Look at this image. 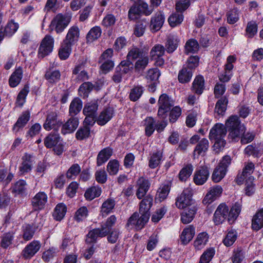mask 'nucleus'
<instances>
[{
  "instance_id": "obj_1",
  "label": "nucleus",
  "mask_w": 263,
  "mask_h": 263,
  "mask_svg": "<svg viewBox=\"0 0 263 263\" xmlns=\"http://www.w3.org/2000/svg\"><path fill=\"white\" fill-rule=\"evenodd\" d=\"M226 126L229 132L228 139L232 142L238 141L246 130V126L237 116L230 117L226 122Z\"/></svg>"
},
{
  "instance_id": "obj_2",
  "label": "nucleus",
  "mask_w": 263,
  "mask_h": 263,
  "mask_svg": "<svg viewBox=\"0 0 263 263\" xmlns=\"http://www.w3.org/2000/svg\"><path fill=\"white\" fill-rule=\"evenodd\" d=\"M117 220L115 215L108 217L105 223L101 228L94 229L90 231L87 235L86 242L87 243H94L98 237H104L108 235L111 228L114 226Z\"/></svg>"
},
{
  "instance_id": "obj_3",
  "label": "nucleus",
  "mask_w": 263,
  "mask_h": 263,
  "mask_svg": "<svg viewBox=\"0 0 263 263\" xmlns=\"http://www.w3.org/2000/svg\"><path fill=\"white\" fill-rule=\"evenodd\" d=\"M227 133L226 125L221 123H216L212 127L209 133V139L214 141L215 148L220 150L224 147L226 143L224 138Z\"/></svg>"
},
{
  "instance_id": "obj_4",
  "label": "nucleus",
  "mask_w": 263,
  "mask_h": 263,
  "mask_svg": "<svg viewBox=\"0 0 263 263\" xmlns=\"http://www.w3.org/2000/svg\"><path fill=\"white\" fill-rule=\"evenodd\" d=\"M149 218V217L146 214L135 212L128 219L125 227L129 230L140 231L145 227Z\"/></svg>"
},
{
  "instance_id": "obj_5",
  "label": "nucleus",
  "mask_w": 263,
  "mask_h": 263,
  "mask_svg": "<svg viewBox=\"0 0 263 263\" xmlns=\"http://www.w3.org/2000/svg\"><path fill=\"white\" fill-rule=\"evenodd\" d=\"M71 16L68 14H58L52 20L50 27L57 33L62 32L71 21Z\"/></svg>"
},
{
  "instance_id": "obj_6",
  "label": "nucleus",
  "mask_w": 263,
  "mask_h": 263,
  "mask_svg": "<svg viewBox=\"0 0 263 263\" xmlns=\"http://www.w3.org/2000/svg\"><path fill=\"white\" fill-rule=\"evenodd\" d=\"M231 159L229 156H225L220 161L212 175V179L214 182H219L225 176L227 172V168L230 164Z\"/></svg>"
},
{
  "instance_id": "obj_7",
  "label": "nucleus",
  "mask_w": 263,
  "mask_h": 263,
  "mask_svg": "<svg viewBox=\"0 0 263 263\" xmlns=\"http://www.w3.org/2000/svg\"><path fill=\"white\" fill-rule=\"evenodd\" d=\"M165 49L161 44H156L152 47L150 51L149 56L152 61H155L156 66L161 67L164 64L163 56L164 55Z\"/></svg>"
},
{
  "instance_id": "obj_8",
  "label": "nucleus",
  "mask_w": 263,
  "mask_h": 263,
  "mask_svg": "<svg viewBox=\"0 0 263 263\" xmlns=\"http://www.w3.org/2000/svg\"><path fill=\"white\" fill-rule=\"evenodd\" d=\"M54 46V39L50 35H46L42 40L39 49V55L42 58L48 55L52 51Z\"/></svg>"
},
{
  "instance_id": "obj_9",
  "label": "nucleus",
  "mask_w": 263,
  "mask_h": 263,
  "mask_svg": "<svg viewBox=\"0 0 263 263\" xmlns=\"http://www.w3.org/2000/svg\"><path fill=\"white\" fill-rule=\"evenodd\" d=\"M236 58L234 55H229L227 59V63L224 66V71L219 76L221 82H228L232 76V70L234 68L233 63L236 62Z\"/></svg>"
},
{
  "instance_id": "obj_10",
  "label": "nucleus",
  "mask_w": 263,
  "mask_h": 263,
  "mask_svg": "<svg viewBox=\"0 0 263 263\" xmlns=\"http://www.w3.org/2000/svg\"><path fill=\"white\" fill-rule=\"evenodd\" d=\"M48 201L47 195L44 192H39L31 199V203L34 211L43 209Z\"/></svg>"
},
{
  "instance_id": "obj_11",
  "label": "nucleus",
  "mask_w": 263,
  "mask_h": 263,
  "mask_svg": "<svg viewBox=\"0 0 263 263\" xmlns=\"http://www.w3.org/2000/svg\"><path fill=\"white\" fill-rule=\"evenodd\" d=\"M62 124V121L58 119L57 113L51 112L48 114L43 127L46 130L53 129V131H58Z\"/></svg>"
},
{
  "instance_id": "obj_12",
  "label": "nucleus",
  "mask_w": 263,
  "mask_h": 263,
  "mask_svg": "<svg viewBox=\"0 0 263 263\" xmlns=\"http://www.w3.org/2000/svg\"><path fill=\"white\" fill-rule=\"evenodd\" d=\"M192 202V194L189 189H185L179 195L176 200V205L180 209H183L190 205Z\"/></svg>"
},
{
  "instance_id": "obj_13",
  "label": "nucleus",
  "mask_w": 263,
  "mask_h": 263,
  "mask_svg": "<svg viewBox=\"0 0 263 263\" xmlns=\"http://www.w3.org/2000/svg\"><path fill=\"white\" fill-rule=\"evenodd\" d=\"M210 175L209 169L207 166H203L197 169L194 175L193 180L198 185H201L205 183Z\"/></svg>"
},
{
  "instance_id": "obj_14",
  "label": "nucleus",
  "mask_w": 263,
  "mask_h": 263,
  "mask_svg": "<svg viewBox=\"0 0 263 263\" xmlns=\"http://www.w3.org/2000/svg\"><path fill=\"white\" fill-rule=\"evenodd\" d=\"M222 188L220 185H215L211 187L203 199L204 204H209L220 197Z\"/></svg>"
},
{
  "instance_id": "obj_15",
  "label": "nucleus",
  "mask_w": 263,
  "mask_h": 263,
  "mask_svg": "<svg viewBox=\"0 0 263 263\" xmlns=\"http://www.w3.org/2000/svg\"><path fill=\"white\" fill-rule=\"evenodd\" d=\"M229 208L224 203L219 205L215 212L213 221L215 224L218 225L222 223L223 221L228 217Z\"/></svg>"
},
{
  "instance_id": "obj_16",
  "label": "nucleus",
  "mask_w": 263,
  "mask_h": 263,
  "mask_svg": "<svg viewBox=\"0 0 263 263\" xmlns=\"http://www.w3.org/2000/svg\"><path fill=\"white\" fill-rule=\"evenodd\" d=\"M73 77L77 82H82L88 79L87 72L85 70V63L84 62L78 63L72 70Z\"/></svg>"
},
{
  "instance_id": "obj_17",
  "label": "nucleus",
  "mask_w": 263,
  "mask_h": 263,
  "mask_svg": "<svg viewBox=\"0 0 263 263\" xmlns=\"http://www.w3.org/2000/svg\"><path fill=\"white\" fill-rule=\"evenodd\" d=\"M41 243L39 241L33 240L27 245L22 251V255L25 259L32 257L40 249Z\"/></svg>"
},
{
  "instance_id": "obj_18",
  "label": "nucleus",
  "mask_w": 263,
  "mask_h": 263,
  "mask_svg": "<svg viewBox=\"0 0 263 263\" xmlns=\"http://www.w3.org/2000/svg\"><path fill=\"white\" fill-rule=\"evenodd\" d=\"M79 124V119L76 117L71 116L66 123L62 124L61 133L63 135L73 132Z\"/></svg>"
},
{
  "instance_id": "obj_19",
  "label": "nucleus",
  "mask_w": 263,
  "mask_h": 263,
  "mask_svg": "<svg viewBox=\"0 0 263 263\" xmlns=\"http://www.w3.org/2000/svg\"><path fill=\"white\" fill-rule=\"evenodd\" d=\"M22 163L19 166V172L21 175H24L32 170L33 165L32 156L25 153L22 157Z\"/></svg>"
},
{
  "instance_id": "obj_20",
  "label": "nucleus",
  "mask_w": 263,
  "mask_h": 263,
  "mask_svg": "<svg viewBox=\"0 0 263 263\" xmlns=\"http://www.w3.org/2000/svg\"><path fill=\"white\" fill-rule=\"evenodd\" d=\"M79 36V28L77 26H73L69 29L65 39L63 41L73 45L78 41Z\"/></svg>"
},
{
  "instance_id": "obj_21",
  "label": "nucleus",
  "mask_w": 263,
  "mask_h": 263,
  "mask_svg": "<svg viewBox=\"0 0 263 263\" xmlns=\"http://www.w3.org/2000/svg\"><path fill=\"white\" fill-rule=\"evenodd\" d=\"M195 234V228L190 225L185 228L180 235V239L181 244L186 245L193 239Z\"/></svg>"
},
{
  "instance_id": "obj_22",
  "label": "nucleus",
  "mask_w": 263,
  "mask_h": 263,
  "mask_svg": "<svg viewBox=\"0 0 263 263\" xmlns=\"http://www.w3.org/2000/svg\"><path fill=\"white\" fill-rule=\"evenodd\" d=\"M205 88V83L203 77L199 75L195 77L191 86L192 91L197 96H200Z\"/></svg>"
},
{
  "instance_id": "obj_23",
  "label": "nucleus",
  "mask_w": 263,
  "mask_h": 263,
  "mask_svg": "<svg viewBox=\"0 0 263 263\" xmlns=\"http://www.w3.org/2000/svg\"><path fill=\"white\" fill-rule=\"evenodd\" d=\"M114 109L111 107L104 109L97 118L96 122L100 125H104L112 118Z\"/></svg>"
},
{
  "instance_id": "obj_24",
  "label": "nucleus",
  "mask_w": 263,
  "mask_h": 263,
  "mask_svg": "<svg viewBox=\"0 0 263 263\" xmlns=\"http://www.w3.org/2000/svg\"><path fill=\"white\" fill-rule=\"evenodd\" d=\"M180 39L176 33H171L167 36L165 43L167 52L173 53L178 47Z\"/></svg>"
},
{
  "instance_id": "obj_25",
  "label": "nucleus",
  "mask_w": 263,
  "mask_h": 263,
  "mask_svg": "<svg viewBox=\"0 0 263 263\" xmlns=\"http://www.w3.org/2000/svg\"><path fill=\"white\" fill-rule=\"evenodd\" d=\"M137 184L138 187L136 192V196L138 198L141 199L148 191L150 183L148 180L143 177H141L138 179Z\"/></svg>"
},
{
  "instance_id": "obj_26",
  "label": "nucleus",
  "mask_w": 263,
  "mask_h": 263,
  "mask_svg": "<svg viewBox=\"0 0 263 263\" xmlns=\"http://www.w3.org/2000/svg\"><path fill=\"white\" fill-rule=\"evenodd\" d=\"M252 229L258 231L263 228V208L257 210L252 219Z\"/></svg>"
},
{
  "instance_id": "obj_27",
  "label": "nucleus",
  "mask_w": 263,
  "mask_h": 263,
  "mask_svg": "<svg viewBox=\"0 0 263 263\" xmlns=\"http://www.w3.org/2000/svg\"><path fill=\"white\" fill-rule=\"evenodd\" d=\"M164 22V17L161 12L156 13L151 18V28L153 31L156 32L160 29Z\"/></svg>"
},
{
  "instance_id": "obj_28",
  "label": "nucleus",
  "mask_w": 263,
  "mask_h": 263,
  "mask_svg": "<svg viewBox=\"0 0 263 263\" xmlns=\"http://www.w3.org/2000/svg\"><path fill=\"white\" fill-rule=\"evenodd\" d=\"M163 160V153L161 151L154 152L149 158L148 166L151 168H155L161 163Z\"/></svg>"
},
{
  "instance_id": "obj_29",
  "label": "nucleus",
  "mask_w": 263,
  "mask_h": 263,
  "mask_svg": "<svg viewBox=\"0 0 263 263\" xmlns=\"http://www.w3.org/2000/svg\"><path fill=\"white\" fill-rule=\"evenodd\" d=\"M30 117L29 111H25L23 112L13 125V131L15 133L18 132L20 129L23 128L27 123L30 119Z\"/></svg>"
},
{
  "instance_id": "obj_30",
  "label": "nucleus",
  "mask_w": 263,
  "mask_h": 263,
  "mask_svg": "<svg viewBox=\"0 0 263 263\" xmlns=\"http://www.w3.org/2000/svg\"><path fill=\"white\" fill-rule=\"evenodd\" d=\"M153 198L151 196H146L140 203L139 212L143 214L150 216L149 210L153 205Z\"/></svg>"
},
{
  "instance_id": "obj_31",
  "label": "nucleus",
  "mask_w": 263,
  "mask_h": 263,
  "mask_svg": "<svg viewBox=\"0 0 263 263\" xmlns=\"http://www.w3.org/2000/svg\"><path fill=\"white\" fill-rule=\"evenodd\" d=\"M60 137L58 131H53L44 139V144L47 148H51L60 142Z\"/></svg>"
},
{
  "instance_id": "obj_32",
  "label": "nucleus",
  "mask_w": 263,
  "mask_h": 263,
  "mask_svg": "<svg viewBox=\"0 0 263 263\" xmlns=\"http://www.w3.org/2000/svg\"><path fill=\"white\" fill-rule=\"evenodd\" d=\"M23 69L21 67L16 68L15 71L11 74L9 80V85L11 87L17 86L21 82L23 78Z\"/></svg>"
},
{
  "instance_id": "obj_33",
  "label": "nucleus",
  "mask_w": 263,
  "mask_h": 263,
  "mask_svg": "<svg viewBox=\"0 0 263 263\" xmlns=\"http://www.w3.org/2000/svg\"><path fill=\"white\" fill-rule=\"evenodd\" d=\"M82 101L80 99L76 98L73 99L69 105V115L70 116L75 117L81 110L82 108Z\"/></svg>"
},
{
  "instance_id": "obj_34",
  "label": "nucleus",
  "mask_w": 263,
  "mask_h": 263,
  "mask_svg": "<svg viewBox=\"0 0 263 263\" xmlns=\"http://www.w3.org/2000/svg\"><path fill=\"white\" fill-rule=\"evenodd\" d=\"M112 151L109 147H106L101 150L97 156V165L101 166L105 163L112 155Z\"/></svg>"
},
{
  "instance_id": "obj_35",
  "label": "nucleus",
  "mask_w": 263,
  "mask_h": 263,
  "mask_svg": "<svg viewBox=\"0 0 263 263\" xmlns=\"http://www.w3.org/2000/svg\"><path fill=\"white\" fill-rule=\"evenodd\" d=\"M199 49V43L197 40L194 39L187 40L184 46V52L187 54L197 53Z\"/></svg>"
},
{
  "instance_id": "obj_36",
  "label": "nucleus",
  "mask_w": 263,
  "mask_h": 263,
  "mask_svg": "<svg viewBox=\"0 0 263 263\" xmlns=\"http://www.w3.org/2000/svg\"><path fill=\"white\" fill-rule=\"evenodd\" d=\"M72 46L64 41L62 42L58 52L59 58L61 60H65L69 58L71 52Z\"/></svg>"
},
{
  "instance_id": "obj_37",
  "label": "nucleus",
  "mask_w": 263,
  "mask_h": 263,
  "mask_svg": "<svg viewBox=\"0 0 263 263\" xmlns=\"http://www.w3.org/2000/svg\"><path fill=\"white\" fill-rule=\"evenodd\" d=\"M209 141L205 138H202L196 146L194 151V156L204 155L209 148Z\"/></svg>"
},
{
  "instance_id": "obj_38",
  "label": "nucleus",
  "mask_w": 263,
  "mask_h": 263,
  "mask_svg": "<svg viewBox=\"0 0 263 263\" xmlns=\"http://www.w3.org/2000/svg\"><path fill=\"white\" fill-rule=\"evenodd\" d=\"M98 109V103L97 100H94L87 103L83 108V114L85 116H96Z\"/></svg>"
},
{
  "instance_id": "obj_39",
  "label": "nucleus",
  "mask_w": 263,
  "mask_h": 263,
  "mask_svg": "<svg viewBox=\"0 0 263 263\" xmlns=\"http://www.w3.org/2000/svg\"><path fill=\"white\" fill-rule=\"evenodd\" d=\"M209 239L208 234L205 232L199 233L194 242V246L196 249L200 250L206 244Z\"/></svg>"
},
{
  "instance_id": "obj_40",
  "label": "nucleus",
  "mask_w": 263,
  "mask_h": 263,
  "mask_svg": "<svg viewBox=\"0 0 263 263\" xmlns=\"http://www.w3.org/2000/svg\"><path fill=\"white\" fill-rule=\"evenodd\" d=\"M148 57L145 53H144L136 61L134 65L135 71L140 72L144 70L148 65Z\"/></svg>"
},
{
  "instance_id": "obj_41",
  "label": "nucleus",
  "mask_w": 263,
  "mask_h": 263,
  "mask_svg": "<svg viewBox=\"0 0 263 263\" xmlns=\"http://www.w3.org/2000/svg\"><path fill=\"white\" fill-rule=\"evenodd\" d=\"M241 209V204L240 203H235L231 208L230 212H228V221L232 223L238 216Z\"/></svg>"
},
{
  "instance_id": "obj_42",
  "label": "nucleus",
  "mask_w": 263,
  "mask_h": 263,
  "mask_svg": "<svg viewBox=\"0 0 263 263\" xmlns=\"http://www.w3.org/2000/svg\"><path fill=\"white\" fill-rule=\"evenodd\" d=\"M192 76L193 71L183 67L178 73V81L181 83H188L191 80Z\"/></svg>"
},
{
  "instance_id": "obj_43",
  "label": "nucleus",
  "mask_w": 263,
  "mask_h": 263,
  "mask_svg": "<svg viewBox=\"0 0 263 263\" xmlns=\"http://www.w3.org/2000/svg\"><path fill=\"white\" fill-rule=\"evenodd\" d=\"M45 78L50 83L58 82L61 78V73L58 70H47L45 74Z\"/></svg>"
},
{
  "instance_id": "obj_44",
  "label": "nucleus",
  "mask_w": 263,
  "mask_h": 263,
  "mask_svg": "<svg viewBox=\"0 0 263 263\" xmlns=\"http://www.w3.org/2000/svg\"><path fill=\"white\" fill-rule=\"evenodd\" d=\"M158 104L160 107L171 110L174 105V101L166 94L163 93L159 97Z\"/></svg>"
},
{
  "instance_id": "obj_45",
  "label": "nucleus",
  "mask_w": 263,
  "mask_h": 263,
  "mask_svg": "<svg viewBox=\"0 0 263 263\" xmlns=\"http://www.w3.org/2000/svg\"><path fill=\"white\" fill-rule=\"evenodd\" d=\"M66 211L67 208L64 204L62 203L58 204L54 208L53 213L54 218L58 221H60L65 216Z\"/></svg>"
},
{
  "instance_id": "obj_46",
  "label": "nucleus",
  "mask_w": 263,
  "mask_h": 263,
  "mask_svg": "<svg viewBox=\"0 0 263 263\" xmlns=\"http://www.w3.org/2000/svg\"><path fill=\"white\" fill-rule=\"evenodd\" d=\"M228 99L226 97H222L216 103L215 111L219 115H223L227 109Z\"/></svg>"
},
{
  "instance_id": "obj_47",
  "label": "nucleus",
  "mask_w": 263,
  "mask_h": 263,
  "mask_svg": "<svg viewBox=\"0 0 263 263\" xmlns=\"http://www.w3.org/2000/svg\"><path fill=\"white\" fill-rule=\"evenodd\" d=\"M193 166L191 164L185 165L180 171L178 177L180 181H185L191 175Z\"/></svg>"
},
{
  "instance_id": "obj_48",
  "label": "nucleus",
  "mask_w": 263,
  "mask_h": 263,
  "mask_svg": "<svg viewBox=\"0 0 263 263\" xmlns=\"http://www.w3.org/2000/svg\"><path fill=\"white\" fill-rule=\"evenodd\" d=\"M102 33V30L99 26H95L88 32L86 35L87 42L91 43L99 39Z\"/></svg>"
},
{
  "instance_id": "obj_49",
  "label": "nucleus",
  "mask_w": 263,
  "mask_h": 263,
  "mask_svg": "<svg viewBox=\"0 0 263 263\" xmlns=\"http://www.w3.org/2000/svg\"><path fill=\"white\" fill-rule=\"evenodd\" d=\"M134 67L133 63L126 59L122 61L117 66L116 69H118L122 73L127 74L132 72Z\"/></svg>"
},
{
  "instance_id": "obj_50",
  "label": "nucleus",
  "mask_w": 263,
  "mask_h": 263,
  "mask_svg": "<svg viewBox=\"0 0 263 263\" xmlns=\"http://www.w3.org/2000/svg\"><path fill=\"white\" fill-rule=\"evenodd\" d=\"M196 212L194 208L183 211L181 215V222L184 224L191 222L194 217Z\"/></svg>"
},
{
  "instance_id": "obj_51",
  "label": "nucleus",
  "mask_w": 263,
  "mask_h": 263,
  "mask_svg": "<svg viewBox=\"0 0 263 263\" xmlns=\"http://www.w3.org/2000/svg\"><path fill=\"white\" fill-rule=\"evenodd\" d=\"M183 20V15L182 13L178 12L173 13L168 19V22L170 26L175 27L180 25Z\"/></svg>"
},
{
  "instance_id": "obj_52",
  "label": "nucleus",
  "mask_w": 263,
  "mask_h": 263,
  "mask_svg": "<svg viewBox=\"0 0 263 263\" xmlns=\"http://www.w3.org/2000/svg\"><path fill=\"white\" fill-rule=\"evenodd\" d=\"M144 54V53L141 49L136 47H133L129 50L127 53V60L131 62L132 61H136Z\"/></svg>"
},
{
  "instance_id": "obj_53",
  "label": "nucleus",
  "mask_w": 263,
  "mask_h": 263,
  "mask_svg": "<svg viewBox=\"0 0 263 263\" xmlns=\"http://www.w3.org/2000/svg\"><path fill=\"white\" fill-rule=\"evenodd\" d=\"M170 191V187L167 184L162 185L158 190L156 194V199L160 202L166 198Z\"/></svg>"
},
{
  "instance_id": "obj_54",
  "label": "nucleus",
  "mask_w": 263,
  "mask_h": 263,
  "mask_svg": "<svg viewBox=\"0 0 263 263\" xmlns=\"http://www.w3.org/2000/svg\"><path fill=\"white\" fill-rule=\"evenodd\" d=\"M93 85L89 82H84L79 88V95L85 98L88 97L89 93L93 89Z\"/></svg>"
},
{
  "instance_id": "obj_55",
  "label": "nucleus",
  "mask_w": 263,
  "mask_h": 263,
  "mask_svg": "<svg viewBox=\"0 0 263 263\" xmlns=\"http://www.w3.org/2000/svg\"><path fill=\"white\" fill-rule=\"evenodd\" d=\"M101 193V189L98 186H92L86 190L85 197L86 199L91 200L96 197H99Z\"/></svg>"
},
{
  "instance_id": "obj_56",
  "label": "nucleus",
  "mask_w": 263,
  "mask_h": 263,
  "mask_svg": "<svg viewBox=\"0 0 263 263\" xmlns=\"http://www.w3.org/2000/svg\"><path fill=\"white\" fill-rule=\"evenodd\" d=\"M258 26L256 22L250 21L247 24L245 35L249 38H252L257 32Z\"/></svg>"
},
{
  "instance_id": "obj_57",
  "label": "nucleus",
  "mask_w": 263,
  "mask_h": 263,
  "mask_svg": "<svg viewBox=\"0 0 263 263\" xmlns=\"http://www.w3.org/2000/svg\"><path fill=\"white\" fill-rule=\"evenodd\" d=\"M237 237V233L234 230L228 231L225 238L223 240V244L227 247L231 246L236 241Z\"/></svg>"
},
{
  "instance_id": "obj_58",
  "label": "nucleus",
  "mask_w": 263,
  "mask_h": 263,
  "mask_svg": "<svg viewBox=\"0 0 263 263\" xmlns=\"http://www.w3.org/2000/svg\"><path fill=\"white\" fill-rule=\"evenodd\" d=\"M26 182L24 180H20L12 186V192L15 195L23 194L26 190Z\"/></svg>"
},
{
  "instance_id": "obj_59",
  "label": "nucleus",
  "mask_w": 263,
  "mask_h": 263,
  "mask_svg": "<svg viewBox=\"0 0 263 263\" xmlns=\"http://www.w3.org/2000/svg\"><path fill=\"white\" fill-rule=\"evenodd\" d=\"M116 202L112 199H108L104 201L101 206V213L103 215H106L114 208Z\"/></svg>"
},
{
  "instance_id": "obj_60",
  "label": "nucleus",
  "mask_w": 263,
  "mask_h": 263,
  "mask_svg": "<svg viewBox=\"0 0 263 263\" xmlns=\"http://www.w3.org/2000/svg\"><path fill=\"white\" fill-rule=\"evenodd\" d=\"M23 238L25 241L31 240L35 233V230L30 224H25L22 227Z\"/></svg>"
},
{
  "instance_id": "obj_61",
  "label": "nucleus",
  "mask_w": 263,
  "mask_h": 263,
  "mask_svg": "<svg viewBox=\"0 0 263 263\" xmlns=\"http://www.w3.org/2000/svg\"><path fill=\"white\" fill-rule=\"evenodd\" d=\"M144 122L145 135L149 137L155 130V120L152 117H147L144 120Z\"/></svg>"
},
{
  "instance_id": "obj_62",
  "label": "nucleus",
  "mask_w": 263,
  "mask_h": 263,
  "mask_svg": "<svg viewBox=\"0 0 263 263\" xmlns=\"http://www.w3.org/2000/svg\"><path fill=\"white\" fill-rule=\"evenodd\" d=\"M90 135V129L87 126L80 127L76 134V138L79 140L88 138Z\"/></svg>"
},
{
  "instance_id": "obj_63",
  "label": "nucleus",
  "mask_w": 263,
  "mask_h": 263,
  "mask_svg": "<svg viewBox=\"0 0 263 263\" xmlns=\"http://www.w3.org/2000/svg\"><path fill=\"white\" fill-rule=\"evenodd\" d=\"M161 73L157 68L149 69L146 72V79L148 82H158Z\"/></svg>"
},
{
  "instance_id": "obj_64",
  "label": "nucleus",
  "mask_w": 263,
  "mask_h": 263,
  "mask_svg": "<svg viewBox=\"0 0 263 263\" xmlns=\"http://www.w3.org/2000/svg\"><path fill=\"white\" fill-rule=\"evenodd\" d=\"M144 91L142 86H137L131 89L129 94V99L132 101H137L142 96Z\"/></svg>"
}]
</instances>
